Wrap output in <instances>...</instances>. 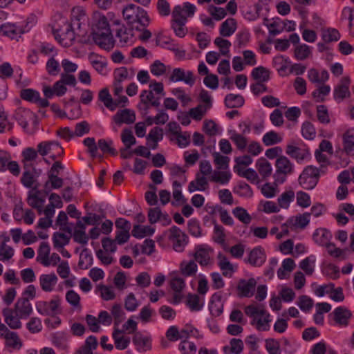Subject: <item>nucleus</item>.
I'll use <instances>...</instances> for the list:
<instances>
[{
    "label": "nucleus",
    "mask_w": 354,
    "mask_h": 354,
    "mask_svg": "<svg viewBox=\"0 0 354 354\" xmlns=\"http://www.w3.org/2000/svg\"><path fill=\"white\" fill-rule=\"evenodd\" d=\"M93 36L95 43L101 48L109 51L114 47L115 41L106 16L100 14L95 15Z\"/></svg>",
    "instance_id": "1"
},
{
    "label": "nucleus",
    "mask_w": 354,
    "mask_h": 354,
    "mask_svg": "<svg viewBox=\"0 0 354 354\" xmlns=\"http://www.w3.org/2000/svg\"><path fill=\"white\" fill-rule=\"evenodd\" d=\"M122 16L128 24L136 29L145 28L149 24V17L146 10L133 3H129L122 9Z\"/></svg>",
    "instance_id": "2"
},
{
    "label": "nucleus",
    "mask_w": 354,
    "mask_h": 354,
    "mask_svg": "<svg viewBox=\"0 0 354 354\" xmlns=\"http://www.w3.org/2000/svg\"><path fill=\"white\" fill-rule=\"evenodd\" d=\"M244 311L247 316L252 319L251 324L255 326L258 330L267 331L270 329V315L263 308L249 305Z\"/></svg>",
    "instance_id": "3"
},
{
    "label": "nucleus",
    "mask_w": 354,
    "mask_h": 354,
    "mask_svg": "<svg viewBox=\"0 0 354 354\" xmlns=\"http://www.w3.org/2000/svg\"><path fill=\"white\" fill-rule=\"evenodd\" d=\"M81 25L82 24L80 22V19L73 21L72 24L66 22L62 29L55 30L53 31L55 38L63 46H70L75 40V27L77 26V28L80 29V32H81ZM77 34L80 35V32Z\"/></svg>",
    "instance_id": "4"
},
{
    "label": "nucleus",
    "mask_w": 354,
    "mask_h": 354,
    "mask_svg": "<svg viewBox=\"0 0 354 354\" xmlns=\"http://www.w3.org/2000/svg\"><path fill=\"white\" fill-rule=\"evenodd\" d=\"M319 169L313 165L307 166L299 176V184L305 189L311 190L318 183Z\"/></svg>",
    "instance_id": "5"
},
{
    "label": "nucleus",
    "mask_w": 354,
    "mask_h": 354,
    "mask_svg": "<svg viewBox=\"0 0 354 354\" xmlns=\"http://www.w3.org/2000/svg\"><path fill=\"white\" fill-rule=\"evenodd\" d=\"M276 171L274 175L276 183L281 184L285 182L286 176L294 172V165L284 156H279L275 162Z\"/></svg>",
    "instance_id": "6"
},
{
    "label": "nucleus",
    "mask_w": 354,
    "mask_h": 354,
    "mask_svg": "<svg viewBox=\"0 0 354 354\" xmlns=\"http://www.w3.org/2000/svg\"><path fill=\"white\" fill-rule=\"evenodd\" d=\"M37 151L41 156L50 155L53 160H55L63 154L64 149L57 141L48 140L37 145Z\"/></svg>",
    "instance_id": "7"
},
{
    "label": "nucleus",
    "mask_w": 354,
    "mask_h": 354,
    "mask_svg": "<svg viewBox=\"0 0 354 354\" xmlns=\"http://www.w3.org/2000/svg\"><path fill=\"white\" fill-rule=\"evenodd\" d=\"M59 306L60 298L58 296H55L50 301H37L36 309L41 315L53 317L61 313Z\"/></svg>",
    "instance_id": "8"
},
{
    "label": "nucleus",
    "mask_w": 354,
    "mask_h": 354,
    "mask_svg": "<svg viewBox=\"0 0 354 354\" xmlns=\"http://www.w3.org/2000/svg\"><path fill=\"white\" fill-rule=\"evenodd\" d=\"M193 256L194 260L201 266L211 265L213 261V249L207 245H198L195 247Z\"/></svg>",
    "instance_id": "9"
},
{
    "label": "nucleus",
    "mask_w": 354,
    "mask_h": 354,
    "mask_svg": "<svg viewBox=\"0 0 354 354\" xmlns=\"http://www.w3.org/2000/svg\"><path fill=\"white\" fill-rule=\"evenodd\" d=\"M286 153L298 162L305 160L310 156L309 148L304 144H289L286 149Z\"/></svg>",
    "instance_id": "10"
},
{
    "label": "nucleus",
    "mask_w": 354,
    "mask_h": 354,
    "mask_svg": "<svg viewBox=\"0 0 354 354\" xmlns=\"http://www.w3.org/2000/svg\"><path fill=\"white\" fill-rule=\"evenodd\" d=\"M169 285L174 291L172 303L174 304H180L184 297L183 290L186 286L184 278L178 274L174 275L170 279Z\"/></svg>",
    "instance_id": "11"
},
{
    "label": "nucleus",
    "mask_w": 354,
    "mask_h": 354,
    "mask_svg": "<svg viewBox=\"0 0 354 354\" xmlns=\"http://www.w3.org/2000/svg\"><path fill=\"white\" fill-rule=\"evenodd\" d=\"M171 82H184L187 85L192 86L195 83L194 74L191 71H185L181 68H174L169 77Z\"/></svg>",
    "instance_id": "12"
},
{
    "label": "nucleus",
    "mask_w": 354,
    "mask_h": 354,
    "mask_svg": "<svg viewBox=\"0 0 354 354\" xmlns=\"http://www.w3.org/2000/svg\"><path fill=\"white\" fill-rule=\"evenodd\" d=\"M257 281L254 278L240 279L237 284V292L240 297H251L254 292Z\"/></svg>",
    "instance_id": "13"
},
{
    "label": "nucleus",
    "mask_w": 354,
    "mask_h": 354,
    "mask_svg": "<svg viewBox=\"0 0 354 354\" xmlns=\"http://www.w3.org/2000/svg\"><path fill=\"white\" fill-rule=\"evenodd\" d=\"M136 349L140 353L147 352L151 349V338L150 336L142 335L140 332H136L132 339Z\"/></svg>",
    "instance_id": "14"
},
{
    "label": "nucleus",
    "mask_w": 354,
    "mask_h": 354,
    "mask_svg": "<svg viewBox=\"0 0 354 354\" xmlns=\"http://www.w3.org/2000/svg\"><path fill=\"white\" fill-rule=\"evenodd\" d=\"M30 27L17 26L15 24H4L0 26V31L3 35L11 37L12 39L16 38L18 35L24 32H28Z\"/></svg>",
    "instance_id": "15"
},
{
    "label": "nucleus",
    "mask_w": 354,
    "mask_h": 354,
    "mask_svg": "<svg viewBox=\"0 0 354 354\" xmlns=\"http://www.w3.org/2000/svg\"><path fill=\"white\" fill-rule=\"evenodd\" d=\"M15 312L21 319L28 318L32 312L29 299L26 297L19 298L15 304Z\"/></svg>",
    "instance_id": "16"
},
{
    "label": "nucleus",
    "mask_w": 354,
    "mask_h": 354,
    "mask_svg": "<svg viewBox=\"0 0 354 354\" xmlns=\"http://www.w3.org/2000/svg\"><path fill=\"white\" fill-rule=\"evenodd\" d=\"M36 118L35 113L28 109L18 108L15 113V118L19 124L24 129L28 127L30 121Z\"/></svg>",
    "instance_id": "17"
},
{
    "label": "nucleus",
    "mask_w": 354,
    "mask_h": 354,
    "mask_svg": "<svg viewBox=\"0 0 354 354\" xmlns=\"http://www.w3.org/2000/svg\"><path fill=\"white\" fill-rule=\"evenodd\" d=\"M42 91L46 98L51 99L54 95H64L67 91V88L64 85V84L62 82V81L59 80L53 84V87L47 85H44Z\"/></svg>",
    "instance_id": "18"
},
{
    "label": "nucleus",
    "mask_w": 354,
    "mask_h": 354,
    "mask_svg": "<svg viewBox=\"0 0 354 354\" xmlns=\"http://www.w3.org/2000/svg\"><path fill=\"white\" fill-rule=\"evenodd\" d=\"M310 214L308 212L299 214L296 216L290 218L286 223L283 224V227L289 225L290 228H301L306 227L310 222Z\"/></svg>",
    "instance_id": "19"
},
{
    "label": "nucleus",
    "mask_w": 354,
    "mask_h": 354,
    "mask_svg": "<svg viewBox=\"0 0 354 354\" xmlns=\"http://www.w3.org/2000/svg\"><path fill=\"white\" fill-rule=\"evenodd\" d=\"M266 260L264 249L258 246L253 248L249 253L248 262L253 266H261Z\"/></svg>",
    "instance_id": "20"
},
{
    "label": "nucleus",
    "mask_w": 354,
    "mask_h": 354,
    "mask_svg": "<svg viewBox=\"0 0 354 354\" xmlns=\"http://www.w3.org/2000/svg\"><path fill=\"white\" fill-rule=\"evenodd\" d=\"M350 78L344 77L340 81V84L334 89V98L336 100L342 101L344 98L349 97L351 93L349 91Z\"/></svg>",
    "instance_id": "21"
},
{
    "label": "nucleus",
    "mask_w": 354,
    "mask_h": 354,
    "mask_svg": "<svg viewBox=\"0 0 354 354\" xmlns=\"http://www.w3.org/2000/svg\"><path fill=\"white\" fill-rule=\"evenodd\" d=\"M39 285L44 292H52L56 286L58 278L55 273L43 274L39 277Z\"/></svg>",
    "instance_id": "22"
},
{
    "label": "nucleus",
    "mask_w": 354,
    "mask_h": 354,
    "mask_svg": "<svg viewBox=\"0 0 354 354\" xmlns=\"http://www.w3.org/2000/svg\"><path fill=\"white\" fill-rule=\"evenodd\" d=\"M113 120L118 124L122 123L132 124L136 120V114L132 110L128 109H123L117 112L113 116Z\"/></svg>",
    "instance_id": "23"
},
{
    "label": "nucleus",
    "mask_w": 354,
    "mask_h": 354,
    "mask_svg": "<svg viewBox=\"0 0 354 354\" xmlns=\"http://www.w3.org/2000/svg\"><path fill=\"white\" fill-rule=\"evenodd\" d=\"M221 300L222 296L218 292L213 294L210 299L209 309L211 314L214 317H218L223 313V304Z\"/></svg>",
    "instance_id": "24"
},
{
    "label": "nucleus",
    "mask_w": 354,
    "mask_h": 354,
    "mask_svg": "<svg viewBox=\"0 0 354 354\" xmlns=\"http://www.w3.org/2000/svg\"><path fill=\"white\" fill-rule=\"evenodd\" d=\"M123 330L115 328L112 334L115 348L119 350L126 349L130 344V337L123 335Z\"/></svg>",
    "instance_id": "25"
},
{
    "label": "nucleus",
    "mask_w": 354,
    "mask_h": 354,
    "mask_svg": "<svg viewBox=\"0 0 354 354\" xmlns=\"http://www.w3.org/2000/svg\"><path fill=\"white\" fill-rule=\"evenodd\" d=\"M290 64L291 62L289 57L284 55H277L272 59L273 66L277 69L281 76L287 75L286 71Z\"/></svg>",
    "instance_id": "26"
},
{
    "label": "nucleus",
    "mask_w": 354,
    "mask_h": 354,
    "mask_svg": "<svg viewBox=\"0 0 354 354\" xmlns=\"http://www.w3.org/2000/svg\"><path fill=\"white\" fill-rule=\"evenodd\" d=\"M334 320L339 325H347L351 317V313L347 308L339 306L333 312Z\"/></svg>",
    "instance_id": "27"
},
{
    "label": "nucleus",
    "mask_w": 354,
    "mask_h": 354,
    "mask_svg": "<svg viewBox=\"0 0 354 354\" xmlns=\"http://www.w3.org/2000/svg\"><path fill=\"white\" fill-rule=\"evenodd\" d=\"M208 187V181L206 177L197 174L194 180L189 183L188 191L194 192L195 191H204Z\"/></svg>",
    "instance_id": "28"
},
{
    "label": "nucleus",
    "mask_w": 354,
    "mask_h": 354,
    "mask_svg": "<svg viewBox=\"0 0 354 354\" xmlns=\"http://www.w3.org/2000/svg\"><path fill=\"white\" fill-rule=\"evenodd\" d=\"M332 237L329 230L325 228L317 229L313 235L314 241L319 245L325 246Z\"/></svg>",
    "instance_id": "29"
},
{
    "label": "nucleus",
    "mask_w": 354,
    "mask_h": 354,
    "mask_svg": "<svg viewBox=\"0 0 354 354\" xmlns=\"http://www.w3.org/2000/svg\"><path fill=\"white\" fill-rule=\"evenodd\" d=\"M89 61L93 67L101 75H106L107 63L102 57L95 54L89 55Z\"/></svg>",
    "instance_id": "30"
},
{
    "label": "nucleus",
    "mask_w": 354,
    "mask_h": 354,
    "mask_svg": "<svg viewBox=\"0 0 354 354\" xmlns=\"http://www.w3.org/2000/svg\"><path fill=\"white\" fill-rule=\"evenodd\" d=\"M154 98L155 96L152 91L143 90L140 95V102L138 104V108L147 113Z\"/></svg>",
    "instance_id": "31"
},
{
    "label": "nucleus",
    "mask_w": 354,
    "mask_h": 354,
    "mask_svg": "<svg viewBox=\"0 0 354 354\" xmlns=\"http://www.w3.org/2000/svg\"><path fill=\"white\" fill-rule=\"evenodd\" d=\"M186 304L192 311H199L204 306V299L196 294H188Z\"/></svg>",
    "instance_id": "32"
},
{
    "label": "nucleus",
    "mask_w": 354,
    "mask_h": 354,
    "mask_svg": "<svg viewBox=\"0 0 354 354\" xmlns=\"http://www.w3.org/2000/svg\"><path fill=\"white\" fill-rule=\"evenodd\" d=\"M232 174L229 170H215L212 172L209 180L221 185H226L229 183Z\"/></svg>",
    "instance_id": "33"
},
{
    "label": "nucleus",
    "mask_w": 354,
    "mask_h": 354,
    "mask_svg": "<svg viewBox=\"0 0 354 354\" xmlns=\"http://www.w3.org/2000/svg\"><path fill=\"white\" fill-rule=\"evenodd\" d=\"M3 315L5 317L6 323L12 329H18L21 327V319L19 316L13 315V310L11 309H5L3 310Z\"/></svg>",
    "instance_id": "34"
},
{
    "label": "nucleus",
    "mask_w": 354,
    "mask_h": 354,
    "mask_svg": "<svg viewBox=\"0 0 354 354\" xmlns=\"http://www.w3.org/2000/svg\"><path fill=\"white\" fill-rule=\"evenodd\" d=\"M38 194L39 191L35 193H32L31 191L29 192L27 202L30 206L37 209L39 214H41L43 211L42 207L44 204L45 200L42 198L39 197Z\"/></svg>",
    "instance_id": "35"
},
{
    "label": "nucleus",
    "mask_w": 354,
    "mask_h": 354,
    "mask_svg": "<svg viewBox=\"0 0 354 354\" xmlns=\"http://www.w3.org/2000/svg\"><path fill=\"white\" fill-rule=\"evenodd\" d=\"M236 29V23L234 19L228 18L221 24L220 34L223 37H230L234 34Z\"/></svg>",
    "instance_id": "36"
},
{
    "label": "nucleus",
    "mask_w": 354,
    "mask_h": 354,
    "mask_svg": "<svg viewBox=\"0 0 354 354\" xmlns=\"http://www.w3.org/2000/svg\"><path fill=\"white\" fill-rule=\"evenodd\" d=\"M245 100L239 94L230 93L225 97V104L227 108H239L244 104Z\"/></svg>",
    "instance_id": "37"
},
{
    "label": "nucleus",
    "mask_w": 354,
    "mask_h": 354,
    "mask_svg": "<svg viewBox=\"0 0 354 354\" xmlns=\"http://www.w3.org/2000/svg\"><path fill=\"white\" fill-rule=\"evenodd\" d=\"M50 250V246L47 242L41 243L38 249L37 261L46 267L49 266L48 258L49 257Z\"/></svg>",
    "instance_id": "38"
},
{
    "label": "nucleus",
    "mask_w": 354,
    "mask_h": 354,
    "mask_svg": "<svg viewBox=\"0 0 354 354\" xmlns=\"http://www.w3.org/2000/svg\"><path fill=\"white\" fill-rule=\"evenodd\" d=\"M251 76L257 82H266L270 80V71L263 66H258L252 69Z\"/></svg>",
    "instance_id": "39"
},
{
    "label": "nucleus",
    "mask_w": 354,
    "mask_h": 354,
    "mask_svg": "<svg viewBox=\"0 0 354 354\" xmlns=\"http://www.w3.org/2000/svg\"><path fill=\"white\" fill-rule=\"evenodd\" d=\"M98 97L99 100L104 103V106L111 111L115 110L118 106V103L114 102L109 93V89L106 88L100 91Z\"/></svg>",
    "instance_id": "40"
},
{
    "label": "nucleus",
    "mask_w": 354,
    "mask_h": 354,
    "mask_svg": "<svg viewBox=\"0 0 354 354\" xmlns=\"http://www.w3.org/2000/svg\"><path fill=\"white\" fill-rule=\"evenodd\" d=\"M93 263V257L88 248L82 250L80 254L78 267L82 270H86L91 266Z\"/></svg>",
    "instance_id": "41"
},
{
    "label": "nucleus",
    "mask_w": 354,
    "mask_h": 354,
    "mask_svg": "<svg viewBox=\"0 0 354 354\" xmlns=\"http://www.w3.org/2000/svg\"><path fill=\"white\" fill-rule=\"evenodd\" d=\"M258 172L263 178H267L272 174L271 164L265 158H259L256 163Z\"/></svg>",
    "instance_id": "42"
},
{
    "label": "nucleus",
    "mask_w": 354,
    "mask_h": 354,
    "mask_svg": "<svg viewBox=\"0 0 354 354\" xmlns=\"http://www.w3.org/2000/svg\"><path fill=\"white\" fill-rule=\"evenodd\" d=\"M155 232V229L148 226H141L140 225H136L131 231L133 236L137 239H142L145 236L152 235Z\"/></svg>",
    "instance_id": "43"
},
{
    "label": "nucleus",
    "mask_w": 354,
    "mask_h": 354,
    "mask_svg": "<svg viewBox=\"0 0 354 354\" xmlns=\"http://www.w3.org/2000/svg\"><path fill=\"white\" fill-rule=\"evenodd\" d=\"M244 344L241 339L232 338L230 342V346L223 347V351L227 353L228 351L233 354H241L243 352Z\"/></svg>",
    "instance_id": "44"
},
{
    "label": "nucleus",
    "mask_w": 354,
    "mask_h": 354,
    "mask_svg": "<svg viewBox=\"0 0 354 354\" xmlns=\"http://www.w3.org/2000/svg\"><path fill=\"white\" fill-rule=\"evenodd\" d=\"M198 266L195 260L183 261L180 263V270L185 277H191L196 274Z\"/></svg>",
    "instance_id": "45"
},
{
    "label": "nucleus",
    "mask_w": 354,
    "mask_h": 354,
    "mask_svg": "<svg viewBox=\"0 0 354 354\" xmlns=\"http://www.w3.org/2000/svg\"><path fill=\"white\" fill-rule=\"evenodd\" d=\"M340 33L333 28H328L322 30V37L326 43L337 41L340 39Z\"/></svg>",
    "instance_id": "46"
},
{
    "label": "nucleus",
    "mask_w": 354,
    "mask_h": 354,
    "mask_svg": "<svg viewBox=\"0 0 354 354\" xmlns=\"http://www.w3.org/2000/svg\"><path fill=\"white\" fill-rule=\"evenodd\" d=\"M218 266L223 271L224 276H228L230 274L234 272L232 264L229 261L227 258L221 253L218 254Z\"/></svg>",
    "instance_id": "47"
},
{
    "label": "nucleus",
    "mask_w": 354,
    "mask_h": 354,
    "mask_svg": "<svg viewBox=\"0 0 354 354\" xmlns=\"http://www.w3.org/2000/svg\"><path fill=\"white\" fill-rule=\"evenodd\" d=\"M234 192L241 197L251 198L253 196V192L250 186L243 181L239 182L238 185L234 187Z\"/></svg>",
    "instance_id": "48"
},
{
    "label": "nucleus",
    "mask_w": 354,
    "mask_h": 354,
    "mask_svg": "<svg viewBox=\"0 0 354 354\" xmlns=\"http://www.w3.org/2000/svg\"><path fill=\"white\" fill-rule=\"evenodd\" d=\"M131 72L130 73L128 68L126 67H120L116 68L113 73L114 80L122 83L124 80L132 79L134 75V72L133 69H131Z\"/></svg>",
    "instance_id": "49"
},
{
    "label": "nucleus",
    "mask_w": 354,
    "mask_h": 354,
    "mask_svg": "<svg viewBox=\"0 0 354 354\" xmlns=\"http://www.w3.org/2000/svg\"><path fill=\"white\" fill-rule=\"evenodd\" d=\"M6 345L14 349H19L22 346V342L15 332L7 333L5 335Z\"/></svg>",
    "instance_id": "50"
},
{
    "label": "nucleus",
    "mask_w": 354,
    "mask_h": 354,
    "mask_svg": "<svg viewBox=\"0 0 354 354\" xmlns=\"http://www.w3.org/2000/svg\"><path fill=\"white\" fill-rule=\"evenodd\" d=\"M214 157V162L216 166L217 171L227 170L229 168L230 158L221 155L218 152H214L212 154Z\"/></svg>",
    "instance_id": "51"
},
{
    "label": "nucleus",
    "mask_w": 354,
    "mask_h": 354,
    "mask_svg": "<svg viewBox=\"0 0 354 354\" xmlns=\"http://www.w3.org/2000/svg\"><path fill=\"white\" fill-rule=\"evenodd\" d=\"M230 140L236 145L239 150H244L248 145L247 138L241 133H236L235 131H230Z\"/></svg>",
    "instance_id": "52"
},
{
    "label": "nucleus",
    "mask_w": 354,
    "mask_h": 354,
    "mask_svg": "<svg viewBox=\"0 0 354 354\" xmlns=\"http://www.w3.org/2000/svg\"><path fill=\"white\" fill-rule=\"evenodd\" d=\"M48 180L44 185L46 192H48L51 189H59L62 187L64 183L62 178L54 174H48Z\"/></svg>",
    "instance_id": "53"
},
{
    "label": "nucleus",
    "mask_w": 354,
    "mask_h": 354,
    "mask_svg": "<svg viewBox=\"0 0 354 354\" xmlns=\"http://www.w3.org/2000/svg\"><path fill=\"white\" fill-rule=\"evenodd\" d=\"M343 148L347 154L354 151V134L351 131H346L342 136Z\"/></svg>",
    "instance_id": "54"
},
{
    "label": "nucleus",
    "mask_w": 354,
    "mask_h": 354,
    "mask_svg": "<svg viewBox=\"0 0 354 354\" xmlns=\"http://www.w3.org/2000/svg\"><path fill=\"white\" fill-rule=\"evenodd\" d=\"M294 198L295 193L292 190H288L282 193L277 199L279 208L288 209Z\"/></svg>",
    "instance_id": "55"
},
{
    "label": "nucleus",
    "mask_w": 354,
    "mask_h": 354,
    "mask_svg": "<svg viewBox=\"0 0 354 354\" xmlns=\"http://www.w3.org/2000/svg\"><path fill=\"white\" fill-rule=\"evenodd\" d=\"M264 24L268 28L270 35L272 36H275L282 32L286 26V24L281 21L280 19L274 20L270 24H266V22H264Z\"/></svg>",
    "instance_id": "56"
},
{
    "label": "nucleus",
    "mask_w": 354,
    "mask_h": 354,
    "mask_svg": "<svg viewBox=\"0 0 354 354\" xmlns=\"http://www.w3.org/2000/svg\"><path fill=\"white\" fill-rule=\"evenodd\" d=\"M311 53L310 47L304 44L297 45L295 48L294 55L297 60L307 59Z\"/></svg>",
    "instance_id": "57"
},
{
    "label": "nucleus",
    "mask_w": 354,
    "mask_h": 354,
    "mask_svg": "<svg viewBox=\"0 0 354 354\" xmlns=\"http://www.w3.org/2000/svg\"><path fill=\"white\" fill-rule=\"evenodd\" d=\"M262 141L266 146H271L281 142L282 138L277 132L270 131L263 136Z\"/></svg>",
    "instance_id": "58"
},
{
    "label": "nucleus",
    "mask_w": 354,
    "mask_h": 354,
    "mask_svg": "<svg viewBox=\"0 0 354 354\" xmlns=\"http://www.w3.org/2000/svg\"><path fill=\"white\" fill-rule=\"evenodd\" d=\"M327 252L330 256L334 258H340L342 259H346L345 255L346 250L340 249L337 248L333 243L328 242L326 245Z\"/></svg>",
    "instance_id": "59"
},
{
    "label": "nucleus",
    "mask_w": 354,
    "mask_h": 354,
    "mask_svg": "<svg viewBox=\"0 0 354 354\" xmlns=\"http://www.w3.org/2000/svg\"><path fill=\"white\" fill-rule=\"evenodd\" d=\"M39 93L32 88L22 89L20 92V97L28 102L35 103L39 100Z\"/></svg>",
    "instance_id": "60"
},
{
    "label": "nucleus",
    "mask_w": 354,
    "mask_h": 354,
    "mask_svg": "<svg viewBox=\"0 0 354 354\" xmlns=\"http://www.w3.org/2000/svg\"><path fill=\"white\" fill-rule=\"evenodd\" d=\"M208 106H203V104H198L194 108L189 110V115L196 121L201 120L206 112L208 111Z\"/></svg>",
    "instance_id": "61"
},
{
    "label": "nucleus",
    "mask_w": 354,
    "mask_h": 354,
    "mask_svg": "<svg viewBox=\"0 0 354 354\" xmlns=\"http://www.w3.org/2000/svg\"><path fill=\"white\" fill-rule=\"evenodd\" d=\"M234 216L244 224H249L252 221V217L247 211L241 207H236L232 210Z\"/></svg>",
    "instance_id": "62"
},
{
    "label": "nucleus",
    "mask_w": 354,
    "mask_h": 354,
    "mask_svg": "<svg viewBox=\"0 0 354 354\" xmlns=\"http://www.w3.org/2000/svg\"><path fill=\"white\" fill-rule=\"evenodd\" d=\"M70 237L64 233L55 232L53 237V245L55 248H63L69 243Z\"/></svg>",
    "instance_id": "63"
},
{
    "label": "nucleus",
    "mask_w": 354,
    "mask_h": 354,
    "mask_svg": "<svg viewBox=\"0 0 354 354\" xmlns=\"http://www.w3.org/2000/svg\"><path fill=\"white\" fill-rule=\"evenodd\" d=\"M121 140L124 147L127 148H131V146L136 143V140L133 136L132 131L129 129H124L122 131Z\"/></svg>",
    "instance_id": "64"
}]
</instances>
